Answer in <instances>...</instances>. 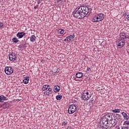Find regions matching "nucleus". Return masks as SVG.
Returning a JSON list of instances; mask_svg holds the SVG:
<instances>
[{
  "label": "nucleus",
  "instance_id": "obj_34",
  "mask_svg": "<svg viewBox=\"0 0 129 129\" xmlns=\"http://www.w3.org/2000/svg\"><path fill=\"white\" fill-rule=\"evenodd\" d=\"M67 129H71V126H68Z\"/></svg>",
  "mask_w": 129,
  "mask_h": 129
},
{
  "label": "nucleus",
  "instance_id": "obj_7",
  "mask_svg": "<svg viewBox=\"0 0 129 129\" xmlns=\"http://www.w3.org/2000/svg\"><path fill=\"white\" fill-rule=\"evenodd\" d=\"M5 72L7 75H11L14 73V69L12 67H6L5 69Z\"/></svg>",
  "mask_w": 129,
  "mask_h": 129
},
{
  "label": "nucleus",
  "instance_id": "obj_28",
  "mask_svg": "<svg viewBox=\"0 0 129 129\" xmlns=\"http://www.w3.org/2000/svg\"><path fill=\"white\" fill-rule=\"evenodd\" d=\"M124 125H129V121H127V120L125 121L124 122Z\"/></svg>",
  "mask_w": 129,
  "mask_h": 129
},
{
  "label": "nucleus",
  "instance_id": "obj_22",
  "mask_svg": "<svg viewBox=\"0 0 129 129\" xmlns=\"http://www.w3.org/2000/svg\"><path fill=\"white\" fill-rule=\"evenodd\" d=\"M8 98L5 97L4 96L1 95L0 96V102H2L3 100H7Z\"/></svg>",
  "mask_w": 129,
  "mask_h": 129
},
{
  "label": "nucleus",
  "instance_id": "obj_4",
  "mask_svg": "<svg viewBox=\"0 0 129 129\" xmlns=\"http://www.w3.org/2000/svg\"><path fill=\"white\" fill-rule=\"evenodd\" d=\"M102 119L101 121L100 122V123H101V122H105V121H108L109 120H110L111 119V114L109 113L107 114H103L102 115Z\"/></svg>",
  "mask_w": 129,
  "mask_h": 129
},
{
  "label": "nucleus",
  "instance_id": "obj_3",
  "mask_svg": "<svg viewBox=\"0 0 129 129\" xmlns=\"http://www.w3.org/2000/svg\"><path fill=\"white\" fill-rule=\"evenodd\" d=\"M73 15H74V17L77 19H81L84 18L83 15L82 14L81 8H80V7H79L76 11H74L73 12Z\"/></svg>",
  "mask_w": 129,
  "mask_h": 129
},
{
  "label": "nucleus",
  "instance_id": "obj_35",
  "mask_svg": "<svg viewBox=\"0 0 129 129\" xmlns=\"http://www.w3.org/2000/svg\"><path fill=\"white\" fill-rule=\"evenodd\" d=\"M87 70V71H89L90 70V68H88Z\"/></svg>",
  "mask_w": 129,
  "mask_h": 129
},
{
  "label": "nucleus",
  "instance_id": "obj_43",
  "mask_svg": "<svg viewBox=\"0 0 129 129\" xmlns=\"http://www.w3.org/2000/svg\"><path fill=\"white\" fill-rule=\"evenodd\" d=\"M56 73H58V72H56Z\"/></svg>",
  "mask_w": 129,
  "mask_h": 129
},
{
  "label": "nucleus",
  "instance_id": "obj_18",
  "mask_svg": "<svg viewBox=\"0 0 129 129\" xmlns=\"http://www.w3.org/2000/svg\"><path fill=\"white\" fill-rule=\"evenodd\" d=\"M30 80V77H25L23 80V82L24 84H28L29 83V81Z\"/></svg>",
  "mask_w": 129,
  "mask_h": 129
},
{
  "label": "nucleus",
  "instance_id": "obj_16",
  "mask_svg": "<svg viewBox=\"0 0 129 129\" xmlns=\"http://www.w3.org/2000/svg\"><path fill=\"white\" fill-rule=\"evenodd\" d=\"M74 38H75V35L74 34L69 36L67 37V42H71V41H72Z\"/></svg>",
  "mask_w": 129,
  "mask_h": 129
},
{
  "label": "nucleus",
  "instance_id": "obj_44",
  "mask_svg": "<svg viewBox=\"0 0 129 129\" xmlns=\"http://www.w3.org/2000/svg\"><path fill=\"white\" fill-rule=\"evenodd\" d=\"M98 90H100V89H98Z\"/></svg>",
  "mask_w": 129,
  "mask_h": 129
},
{
  "label": "nucleus",
  "instance_id": "obj_31",
  "mask_svg": "<svg viewBox=\"0 0 129 129\" xmlns=\"http://www.w3.org/2000/svg\"><path fill=\"white\" fill-rule=\"evenodd\" d=\"M4 26V23L3 22H0V29L3 28Z\"/></svg>",
  "mask_w": 129,
  "mask_h": 129
},
{
  "label": "nucleus",
  "instance_id": "obj_10",
  "mask_svg": "<svg viewBox=\"0 0 129 129\" xmlns=\"http://www.w3.org/2000/svg\"><path fill=\"white\" fill-rule=\"evenodd\" d=\"M9 60H10V61H16V60H17V56L15 53L12 52L11 54H9Z\"/></svg>",
  "mask_w": 129,
  "mask_h": 129
},
{
  "label": "nucleus",
  "instance_id": "obj_36",
  "mask_svg": "<svg viewBox=\"0 0 129 129\" xmlns=\"http://www.w3.org/2000/svg\"><path fill=\"white\" fill-rule=\"evenodd\" d=\"M64 42H67V37L64 39Z\"/></svg>",
  "mask_w": 129,
  "mask_h": 129
},
{
  "label": "nucleus",
  "instance_id": "obj_13",
  "mask_svg": "<svg viewBox=\"0 0 129 129\" xmlns=\"http://www.w3.org/2000/svg\"><path fill=\"white\" fill-rule=\"evenodd\" d=\"M120 37L119 39H121L122 40H125V39H127V37H126V35H125V33H124V32H121L120 33Z\"/></svg>",
  "mask_w": 129,
  "mask_h": 129
},
{
  "label": "nucleus",
  "instance_id": "obj_11",
  "mask_svg": "<svg viewBox=\"0 0 129 129\" xmlns=\"http://www.w3.org/2000/svg\"><path fill=\"white\" fill-rule=\"evenodd\" d=\"M110 120V123L112 124V125H115L116 123H117V121H118V118H116L115 119H112V116H111V119Z\"/></svg>",
  "mask_w": 129,
  "mask_h": 129
},
{
  "label": "nucleus",
  "instance_id": "obj_14",
  "mask_svg": "<svg viewBox=\"0 0 129 129\" xmlns=\"http://www.w3.org/2000/svg\"><path fill=\"white\" fill-rule=\"evenodd\" d=\"M92 22L93 23H98V22H100L99 20V18H98V16L97 15H96L92 19Z\"/></svg>",
  "mask_w": 129,
  "mask_h": 129
},
{
  "label": "nucleus",
  "instance_id": "obj_37",
  "mask_svg": "<svg viewBox=\"0 0 129 129\" xmlns=\"http://www.w3.org/2000/svg\"><path fill=\"white\" fill-rule=\"evenodd\" d=\"M19 48H23V45H19Z\"/></svg>",
  "mask_w": 129,
  "mask_h": 129
},
{
  "label": "nucleus",
  "instance_id": "obj_8",
  "mask_svg": "<svg viewBox=\"0 0 129 129\" xmlns=\"http://www.w3.org/2000/svg\"><path fill=\"white\" fill-rule=\"evenodd\" d=\"M82 96L84 100H88L91 97V93L84 92Z\"/></svg>",
  "mask_w": 129,
  "mask_h": 129
},
{
  "label": "nucleus",
  "instance_id": "obj_38",
  "mask_svg": "<svg viewBox=\"0 0 129 129\" xmlns=\"http://www.w3.org/2000/svg\"><path fill=\"white\" fill-rule=\"evenodd\" d=\"M126 19H127L128 20H129V15L127 16Z\"/></svg>",
  "mask_w": 129,
  "mask_h": 129
},
{
  "label": "nucleus",
  "instance_id": "obj_21",
  "mask_svg": "<svg viewBox=\"0 0 129 129\" xmlns=\"http://www.w3.org/2000/svg\"><path fill=\"white\" fill-rule=\"evenodd\" d=\"M30 41L32 43L35 42V41H36V36L35 35H32L30 37Z\"/></svg>",
  "mask_w": 129,
  "mask_h": 129
},
{
  "label": "nucleus",
  "instance_id": "obj_32",
  "mask_svg": "<svg viewBox=\"0 0 129 129\" xmlns=\"http://www.w3.org/2000/svg\"><path fill=\"white\" fill-rule=\"evenodd\" d=\"M38 9V5H36L34 7V10H37Z\"/></svg>",
  "mask_w": 129,
  "mask_h": 129
},
{
  "label": "nucleus",
  "instance_id": "obj_33",
  "mask_svg": "<svg viewBox=\"0 0 129 129\" xmlns=\"http://www.w3.org/2000/svg\"><path fill=\"white\" fill-rule=\"evenodd\" d=\"M37 3L38 5H39V4H41V0H38Z\"/></svg>",
  "mask_w": 129,
  "mask_h": 129
},
{
  "label": "nucleus",
  "instance_id": "obj_27",
  "mask_svg": "<svg viewBox=\"0 0 129 129\" xmlns=\"http://www.w3.org/2000/svg\"><path fill=\"white\" fill-rule=\"evenodd\" d=\"M67 123H68V122H67V121L66 120V121L62 122V125H64V126L67 125Z\"/></svg>",
  "mask_w": 129,
  "mask_h": 129
},
{
  "label": "nucleus",
  "instance_id": "obj_26",
  "mask_svg": "<svg viewBox=\"0 0 129 129\" xmlns=\"http://www.w3.org/2000/svg\"><path fill=\"white\" fill-rule=\"evenodd\" d=\"M56 99L57 100H61L62 99V95H58L56 96Z\"/></svg>",
  "mask_w": 129,
  "mask_h": 129
},
{
  "label": "nucleus",
  "instance_id": "obj_24",
  "mask_svg": "<svg viewBox=\"0 0 129 129\" xmlns=\"http://www.w3.org/2000/svg\"><path fill=\"white\" fill-rule=\"evenodd\" d=\"M65 30H64V29H59L57 31V32L60 34L62 35V34H64V32Z\"/></svg>",
  "mask_w": 129,
  "mask_h": 129
},
{
  "label": "nucleus",
  "instance_id": "obj_41",
  "mask_svg": "<svg viewBox=\"0 0 129 129\" xmlns=\"http://www.w3.org/2000/svg\"><path fill=\"white\" fill-rule=\"evenodd\" d=\"M4 105H5H5H7V104H5Z\"/></svg>",
  "mask_w": 129,
  "mask_h": 129
},
{
  "label": "nucleus",
  "instance_id": "obj_42",
  "mask_svg": "<svg viewBox=\"0 0 129 129\" xmlns=\"http://www.w3.org/2000/svg\"><path fill=\"white\" fill-rule=\"evenodd\" d=\"M75 80H76V78H75Z\"/></svg>",
  "mask_w": 129,
  "mask_h": 129
},
{
  "label": "nucleus",
  "instance_id": "obj_20",
  "mask_svg": "<svg viewBox=\"0 0 129 129\" xmlns=\"http://www.w3.org/2000/svg\"><path fill=\"white\" fill-rule=\"evenodd\" d=\"M122 114V115H123L124 119H125V120H128V118H129V117L128 116H127V114L124 112H122L121 113Z\"/></svg>",
  "mask_w": 129,
  "mask_h": 129
},
{
  "label": "nucleus",
  "instance_id": "obj_9",
  "mask_svg": "<svg viewBox=\"0 0 129 129\" xmlns=\"http://www.w3.org/2000/svg\"><path fill=\"white\" fill-rule=\"evenodd\" d=\"M101 126H102V128H106L107 129L108 127H110L109 123L108 121L105 122H101V123H100Z\"/></svg>",
  "mask_w": 129,
  "mask_h": 129
},
{
  "label": "nucleus",
  "instance_id": "obj_2",
  "mask_svg": "<svg viewBox=\"0 0 129 129\" xmlns=\"http://www.w3.org/2000/svg\"><path fill=\"white\" fill-rule=\"evenodd\" d=\"M42 91H45L44 95H47V96H49V95L53 93L52 88L50 87V86L48 85H44L42 86Z\"/></svg>",
  "mask_w": 129,
  "mask_h": 129
},
{
  "label": "nucleus",
  "instance_id": "obj_19",
  "mask_svg": "<svg viewBox=\"0 0 129 129\" xmlns=\"http://www.w3.org/2000/svg\"><path fill=\"white\" fill-rule=\"evenodd\" d=\"M82 76H83V74L82 72H79L76 74V77L77 78H81Z\"/></svg>",
  "mask_w": 129,
  "mask_h": 129
},
{
  "label": "nucleus",
  "instance_id": "obj_15",
  "mask_svg": "<svg viewBox=\"0 0 129 129\" xmlns=\"http://www.w3.org/2000/svg\"><path fill=\"white\" fill-rule=\"evenodd\" d=\"M98 16V17L99 18V20L100 22H101V21H103L104 19V14H97Z\"/></svg>",
  "mask_w": 129,
  "mask_h": 129
},
{
  "label": "nucleus",
  "instance_id": "obj_23",
  "mask_svg": "<svg viewBox=\"0 0 129 129\" xmlns=\"http://www.w3.org/2000/svg\"><path fill=\"white\" fill-rule=\"evenodd\" d=\"M12 41L13 42H14V43H18V42H20V40H19L18 39V38H17V37H14L13 39H12Z\"/></svg>",
  "mask_w": 129,
  "mask_h": 129
},
{
  "label": "nucleus",
  "instance_id": "obj_5",
  "mask_svg": "<svg viewBox=\"0 0 129 129\" xmlns=\"http://www.w3.org/2000/svg\"><path fill=\"white\" fill-rule=\"evenodd\" d=\"M77 109V107L76 105L74 104L71 105L68 109V113H69V114H72L76 111Z\"/></svg>",
  "mask_w": 129,
  "mask_h": 129
},
{
  "label": "nucleus",
  "instance_id": "obj_12",
  "mask_svg": "<svg viewBox=\"0 0 129 129\" xmlns=\"http://www.w3.org/2000/svg\"><path fill=\"white\" fill-rule=\"evenodd\" d=\"M25 35H26V33L24 32H18L16 36L18 38H19V39H22V38H23L24 36H25Z\"/></svg>",
  "mask_w": 129,
  "mask_h": 129
},
{
  "label": "nucleus",
  "instance_id": "obj_39",
  "mask_svg": "<svg viewBox=\"0 0 129 129\" xmlns=\"http://www.w3.org/2000/svg\"><path fill=\"white\" fill-rule=\"evenodd\" d=\"M6 108H8V107H9V105L7 106L6 107H5Z\"/></svg>",
  "mask_w": 129,
  "mask_h": 129
},
{
  "label": "nucleus",
  "instance_id": "obj_6",
  "mask_svg": "<svg viewBox=\"0 0 129 129\" xmlns=\"http://www.w3.org/2000/svg\"><path fill=\"white\" fill-rule=\"evenodd\" d=\"M116 44L118 46V48H122V47L124 46L125 42L123 39L119 38L116 40Z\"/></svg>",
  "mask_w": 129,
  "mask_h": 129
},
{
  "label": "nucleus",
  "instance_id": "obj_1",
  "mask_svg": "<svg viewBox=\"0 0 129 129\" xmlns=\"http://www.w3.org/2000/svg\"><path fill=\"white\" fill-rule=\"evenodd\" d=\"M80 8L81 9L84 18L86 17L88 14L89 15L91 12V8H89L88 6H83L80 7Z\"/></svg>",
  "mask_w": 129,
  "mask_h": 129
},
{
  "label": "nucleus",
  "instance_id": "obj_25",
  "mask_svg": "<svg viewBox=\"0 0 129 129\" xmlns=\"http://www.w3.org/2000/svg\"><path fill=\"white\" fill-rule=\"evenodd\" d=\"M112 112H115V113L120 112V109H115L112 110Z\"/></svg>",
  "mask_w": 129,
  "mask_h": 129
},
{
  "label": "nucleus",
  "instance_id": "obj_29",
  "mask_svg": "<svg viewBox=\"0 0 129 129\" xmlns=\"http://www.w3.org/2000/svg\"><path fill=\"white\" fill-rule=\"evenodd\" d=\"M121 129H129L128 126H122Z\"/></svg>",
  "mask_w": 129,
  "mask_h": 129
},
{
  "label": "nucleus",
  "instance_id": "obj_40",
  "mask_svg": "<svg viewBox=\"0 0 129 129\" xmlns=\"http://www.w3.org/2000/svg\"><path fill=\"white\" fill-rule=\"evenodd\" d=\"M127 39H129V36L127 37Z\"/></svg>",
  "mask_w": 129,
  "mask_h": 129
},
{
  "label": "nucleus",
  "instance_id": "obj_17",
  "mask_svg": "<svg viewBox=\"0 0 129 129\" xmlns=\"http://www.w3.org/2000/svg\"><path fill=\"white\" fill-rule=\"evenodd\" d=\"M61 89V88L59 86H55L53 87V91L55 93L59 92Z\"/></svg>",
  "mask_w": 129,
  "mask_h": 129
},
{
  "label": "nucleus",
  "instance_id": "obj_30",
  "mask_svg": "<svg viewBox=\"0 0 129 129\" xmlns=\"http://www.w3.org/2000/svg\"><path fill=\"white\" fill-rule=\"evenodd\" d=\"M116 115L118 117V119H119V120H121V116H120V114H116Z\"/></svg>",
  "mask_w": 129,
  "mask_h": 129
}]
</instances>
